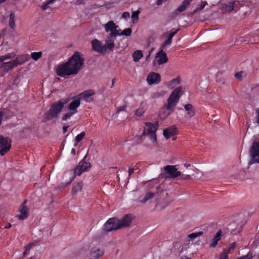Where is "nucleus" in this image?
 I'll return each mask as SVG.
<instances>
[{"label":"nucleus","instance_id":"1","mask_svg":"<svg viewBox=\"0 0 259 259\" xmlns=\"http://www.w3.org/2000/svg\"><path fill=\"white\" fill-rule=\"evenodd\" d=\"M83 64V59L79 53L75 52L67 62L57 66L56 73L58 75L65 78L76 74L80 70Z\"/></svg>","mask_w":259,"mask_h":259},{"label":"nucleus","instance_id":"2","mask_svg":"<svg viewBox=\"0 0 259 259\" xmlns=\"http://www.w3.org/2000/svg\"><path fill=\"white\" fill-rule=\"evenodd\" d=\"M158 126V123L157 122L145 123L144 135L149 139L153 146H155L157 144L156 131L157 130Z\"/></svg>","mask_w":259,"mask_h":259},{"label":"nucleus","instance_id":"3","mask_svg":"<svg viewBox=\"0 0 259 259\" xmlns=\"http://www.w3.org/2000/svg\"><path fill=\"white\" fill-rule=\"evenodd\" d=\"M68 102L66 99H62L51 105L49 111V116L51 118H56L62 111L64 106Z\"/></svg>","mask_w":259,"mask_h":259},{"label":"nucleus","instance_id":"4","mask_svg":"<svg viewBox=\"0 0 259 259\" xmlns=\"http://www.w3.org/2000/svg\"><path fill=\"white\" fill-rule=\"evenodd\" d=\"M249 165L259 163V142H253L249 150Z\"/></svg>","mask_w":259,"mask_h":259},{"label":"nucleus","instance_id":"5","mask_svg":"<svg viewBox=\"0 0 259 259\" xmlns=\"http://www.w3.org/2000/svg\"><path fill=\"white\" fill-rule=\"evenodd\" d=\"M91 167V164L90 162H87L84 160L79 162L78 165L74 169L73 175L72 178L67 183V185L70 184L74 179L76 176H80L83 172L89 170Z\"/></svg>","mask_w":259,"mask_h":259},{"label":"nucleus","instance_id":"6","mask_svg":"<svg viewBox=\"0 0 259 259\" xmlns=\"http://www.w3.org/2000/svg\"><path fill=\"white\" fill-rule=\"evenodd\" d=\"M182 92V88L181 87L176 88L172 91L168 99V103L167 105L168 106V109H174L180 99Z\"/></svg>","mask_w":259,"mask_h":259},{"label":"nucleus","instance_id":"7","mask_svg":"<svg viewBox=\"0 0 259 259\" xmlns=\"http://www.w3.org/2000/svg\"><path fill=\"white\" fill-rule=\"evenodd\" d=\"M105 30L109 33V36L116 37L119 35V31H121L118 25H116L114 21H110L104 26Z\"/></svg>","mask_w":259,"mask_h":259},{"label":"nucleus","instance_id":"8","mask_svg":"<svg viewBox=\"0 0 259 259\" xmlns=\"http://www.w3.org/2000/svg\"><path fill=\"white\" fill-rule=\"evenodd\" d=\"M120 229L118 219L112 218L108 219L104 225V230L107 232L117 230Z\"/></svg>","mask_w":259,"mask_h":259},{"label":"nucleus","instance_id":"9","mask_svg":"<svg viewBox=\"0 0 259 259\" xmlns=\"http://www.w3.org/2000/svg\"><path fill=\"white\" fill-rule=\"evenodd\" d=\"M11 147V140L7 137L0 136V155L4 156L10 150Z\"/></svg>","mask_w":259,"mask_h":259},{"label":"nucleus","instance_id":"10","mask_svg":"<svg viewBox=\"0 0 259 259\" xmlns=\"http://www.w3.org/2000/svg\"><path fill=\"white\" fill-rule=\"evenodd\" d=\"M164 169L166 172V178H175L181 176V172L178 170L176 165H167Z\"/></svg>","mask_w":259,"mask_h":259},{"label":"nucleus","instance_id":"11","mask_svg":"<svg viewBox=\"0 0 259 259\" xmlns=\"http://www.w3.org/2000/svg\"><path fill=\"white\" fill-rule=\"evenodd\" d=\"M161 80V76L158 73L150 72L146 78V81L149 85L158 84Z\"/></svg>","mask_w":259,"mask_h":259},{"label":"nucleus","instance_id":"12","mask_svg":"<svg viewBox=\"0 0 259 259\" xmlns=\"http://www.w3.org/2000/svg\"><path fill=\"white\" fill-rule=\"evenodd\" d=\"M20 58L18 57L16 60L4 63L1 66L2 70L5 72H8L18 64L22 63L23 61H20Z\"/></svg>","mask_w":259,"mask_h":259},{"label":"nucleus","instance_id":"13","mask_svg":"<svg viewBox=\"0 0 259 259\" xmlns=\"http://www.w3.org/2000/svg\"><path fill=\"white\" fill-rule=\"evenodd\" d=\"M95 244L92 242L91 245V255L94 258H100L104 253V250L99 246H94Z\"/></svg>","mask_w":259,"mask_h":259},{"label":"nucleus","instance_id":"14","mask_svg":"<svg viewBox=\"0 0 259 259\" xmlns=\"http://www.w3.org/2000/svg\"><path fill=\"white\" fill-rule=\"evenodd\" d=\"M167 61L168 58L166 53L161 49L156 54L155 60L153 63L155 64L156 62L158 65H161L166 63Z\"/></svg>","mask_w":259,"mask_h":259},{"label":"nucleus","instance_id":"15","mask_svg":"<svg viewBox=\"0 0 259 259\" xmlns=\"http://www.w3.org/2000/svg\"><path fill=\"white\" fill-rule=\"evenodd\" d=\"M95 94V91L89 90L85 91L79 95L80 99L88 102H91L93 101V96Z\"/></svg>","mask_w":259,"mask_h":259},{"label":"nucleus","instance_id":"16","mask_svg":"<svg viewBox=\"0 0 259 259\" xmlns=\"http://www.w3.org/2000/svg\"><path fill=\"white\" fill-rule=\"evenodd\" d=\"M25 202H24L19 207L18 211L19 214L17 215V218L19 220H23L27 218L28 216V208L25 205Z\"/></svg>","mask_w":259,"mask_h":259},{"label":"nucleus","instance_id":"17","mask_svg":"<svg viewBox=\"0 0 259 259\" xmlns=\"http://www.w3.org/2000/svg\"><path fill=\"white\" fill-rule=\"evenodd\" d=\"M133 219V217L130 214H126L121 219H118L120 228L129 226L131 224Z\"/></svg>","mask_w":259,"mask_h":259},{"label":"nucleus","instance_id":"18","mask_svg":"<svg viewBox=\"0 0 259 259\" xmlns=\"http://www.w3.org/2000/svg\"><path fill=\"white\" fill-rule=\"evenodd\" d=\"M93 49L96 52L102 53L105 52V49L102 43L98 39H94L92 42Z\"/></svg>","mask_w":259,"mask_h":259},{"label":"nucleus","instance_id":"19","mask_svg":"<svg viewBox=\"0 0 259 259\" xmlns=\"http://www.w3.org/2000/svg\"><path fill=\"white\" fill-rule=\"evenodd\" d=\"M178 132V130L177 128L175 126H172L164 130L163 135L164 137L167 139L177 135Z\"/></svg>","mask_w":259,"mask_h":259},{"label":"nucleus","instance_id":"20","mask_svg":"<svg viewBox=\"0 0 259 259\" xmlns=\"http://www.w3.org/2000/svg\"><path fill=\"white\" fill-rule=\"evenodd\" d=\"M116 37L108 36L105 40V44L104 45L105 49V52L107 50H111L114 47V41Z\"/></svg>","mask_w":259,"mask_h":259},{"label":"nucleus","instance_id":"21","mask_svg":"<svg viewBox=\"0 0 259 259\" xmlns=\"http://www.w3.org/2000/svg\"><path fill=\"white\" fill-rule=\"evenodd\" d=\"M80 105V101L79 99H75L72 101L68 106V109L71 111L75 114L77 113V108Z\"/></svg>","mask_w":259,"mask_h":259},{"label":"nucleus","instance_id":"22","mask_svg":"<svg viewBox=\"0 0 259 259\" xmlns=\"http://www.w3.org/2000/svg\"><path fill=\"white\" fill-rule=\"evenodd\" d=\"M234 2L231 1L222 4L221 10L223 12H230L234 9Z\"/></svg>","mask_w":259,"mask_h":259},{"label":"nucleus","instance_id":"23","mask_svg":"<svg viewBox=\"0 0 259 259\" xmlns=\"http://www.w3.org/2000/svg\"><path fill=\"white\" fill-rule=\"evenodd\" d=\"M173 109H168V106L166 107L162 108L159 113V118L162 119L166 118L170 113Z\"/></svg>","mask_w":259,"mask_h":259},{"label":"nucleus","instance_id":"24","mask_svg":"<svg viewBox=\"0 0 259 259\" xmlns=\"http://www.w3.org/2000/svg\"><path fill=\"white\" fill-rule=\"evenodd\" d=\"M185 109L187 111V115L190 117L191 118L193 117L195 115V109L192 106V105L190 104H187L184 106Z\"/></svg>","mask_w":259,"mask_h":259},{"label":"nucleus","instance_id":"25","mask_svg":"<svg viewBox=\"0 0 259 259\" xmlns=\"http://www.w3.org/2000/svg\"><path fill=\"white\" fill-rule=\"evenodd\" d=\"M180 83V78L177 77L172 79L170 81H167L165 83V84L169 89H172L176 87L177 85Z\"/></svg>","mask_w":259,"mask_h":259},{"label":"nucleus","instance_id":"26","mask_svg":"<svg viewBox=\"0 0 259 259\" xmlns=\"http://www.w3.org/2000/svg\"><path fill=\"white\" fill-rule=\"evenodd\" d=\"M83 186V184L82 182L75 184L72 189V194L75 195L77 193L81 192Z\"/></svg>","mask_w":259,"mask_h":259},{"label":"nucleus","instance_id":"27","mask_svg":"<svg viewBox=\"0 0 259 259\" xmlns=\"http://www.w3.org/2000/svg\"><path fill=\"white\" fill-rule=\"evenodd\" d=\"M222 235V231L221 230H219L215 236L214 238L212 240V241L210 243V246L212 247H214L218 244V242L221 239V236Z\"/></svg>","mask_w":259,"mask_h":259},{"label":"nucleus","instance_id":"28","mask_svg":"<svg viewBox=\"0 0 259 259\" xmlns=\"http://www.w3.org/2000/svg\"><path fill=\"white\" fill-rule=\"evenodd\" d=\"M143 54L142 52L140 50H137L135 51L132 55L133 60L135 62H138L143 57Z\"/></svg>","mask_w":259,"mask_h":259},{"label":"nucleus","instance_id":"29","mask_svg":"<svg viewBox=\"0 0 259 259\" xmlns=\"http://www.w3.org/2000/svg\"><path fill=\"white\" fill-rule=\"evenodd\" d=\"M12 115V113H10L9 111L7 109H3L0 110V125L2 123L3 117L8 118Z\"/></svg>","mask_w":259,"mask_h":259},{"label":"nucleus","instance_id":"30","mask_svg":"<svg viewBox=\"0 0 259 259\" xmlns=\"http://www.w3.org/2000/svg\"><path fill=\"white\" fill-rule=\"evenodd\" d=\"M132 32V29L130 28L124 29L123 30L119 31L118 36H125L128 37L131 35Z\"/></svg>","mask_w":259,"mask_h":259},{"label":"nucleus","instance_id":"31","mask_svg":"<svg viewBox=\"0 0 259 259\" xmlns=\"http://www.w3.org/2000/svg\"><path fill=\"white\" fill-rule=\"evenodd\" d=\"M15 14L13 12H11L10 15V19L9 21V24L10 27L13 29L15 26Z\"/></svg>","mask_w":259,"mask_h":259},{"label":"nucleus","instance_id":"32","mask_svg":"<svg viewBox=\"0 0 259 259\" xmlns=\"http://www.w3.org/2000/svg\"><path fill=\"white\" fill-rule=\"evenodd\" d=\"M141 11L140 10H137L136 11H134L132 14V19H133V23L138 21L139 19V15Z\"/></svg>","mask_w":259,"mask_h":259},{"label":"nucleus","instance_id":"33","mask_svg":"<svg viewBox=\"0 0 259 259\" xmlns=\"http://www.w3.org/2000/svg\"><path fill=\"white\" fill-rule=\"evenodd\" d=\"M154 194L153 193L149 192L147 193L145 196L144 198L141 200V202L144 203L149 199L153 197Z\"/></svg>","mask_w":259,"mask_h":259},{"label":"nucleus","instance_id":"34","mask_svg":"<svg viewBox=\"0 0 259 259\" xmlns=\"http://www.w3.org/2000/svg\"><path fill=\"white\" fill-rule=\"evenodd\" d=\"M189 5L185 3V1H183L181 4V5L178 8L177 11L181 13L184 11L189 6Z\"/></svg>","mask_w":259,"mask_h":259},{"label":"nucleus","instance_id":"35","mask_svg":"<svg viewBox=\"0 0 259 259\" xmlns=\"http://www.w3.org/2000/svg\"><path fill=\"white\" fill-rule=\"evenodd\" d=\"M202 234V232H195L192 233L188 235V238L194 240L197 237L201 236Z\"/></svg>","mask_w":259,"mask_h":259},{"label":"nucleus","instance_id":"36","mask_svg":"<svg viewBox=\"0 0 259 259\" xmlns=\"http://www.w3.org/2000/svg\"><path fill=\"white\" fill-rule=\"evenodd\" d=\"M42 56L41 52H33L31 54V58L35 61L38 60Z\"/></svg>","mask_w":259,"mask_h":259},{"label":"nucleus","instance_id":"37","mask_svg":"<svg viewBox=\"0 0 259 259\" xmlns=\"http://www.w3.org/2000/svg\"><path fill=\"white\" fill-rule=\"evenodd\" d=\"M14 57L15 55L11 54H8L5 56H0V63L7 59L14 58Z\"/></svg>","mask_w":259,"mask_h":259},{"label":"nucleus","instance_id":"38","mask_svg":"<svg viewBox=\"0 0 259 259\" xmlns=\"http://www.w3.org/2000/svg\"><path fill=\"white\" fill-rule=\"evenodd\" d=\"M75 114V113H74L73 112L69 110V111L67 113H66L63 116L62 119L63 120H64V121L67 120L68 119L70 118L72 116Z\"/></svg>","mask_w":259,"mask_h":259},{"label":"nucleus","instance_id":"39","mask_svg":"<svg viewBox=\"0 0 259 259\" xmlns=\"http://www.w3.org/2000/svg\"><path fill=\"white\" fill-rule=\"evenodd\" d=\"M229 250L228 249L224 250L220 255V259H229L228 257V254Z\"/></svg>","mask_w":259,"mask_h":259},{"label":"nucleus","instance_id":"40","mask_svg":"<svg viewBox=\"0 0 259 259\" xmlns=\"http://www.w3.org/2000/svg\"><path fill=\"white\" fill-rule=\"evenodd\" d=\"M207 5V3L206 1H201L196 10H195V12L196 11H201L203 9V8Z\"/></svg>","mask_w":259,"mask_h":259},{"label":"nucleus","instance_id":"41","mask_svg":"<svg viewBox=\"0 0 259 259\" xmlns=\"http://www.w3.org/2000/svg\"><path fill=\"white\" fill-rule=\"evenodd\" d=\"M34 245L33 243H30L29 244H28L25 247V251L23 253V256H26L28 254V251L32 248V247Z\"/></svg>","mask_w":259,"mask_h":259},{"label":"nucleus","instance_id":"42","mask_svg":"<svg viewBox=\"0 0 259 259\" xmlns=\"http://www.w3.org/2000/svg\"><path fill=\"white\" fill-rule=\"evenodd\" d=\"M85 136V133L84 132H81L80 134L77 135L75 138V141L77 142V143L79 142L80 141L82 140L83 137Z\"/></svg>","mask_w":259,"mask_h":259},{"label":"nucleus","instance_id":"43","mask_svg":"<svg viewBox=\"0 0 259 259\" xmlns=\"http://www.w3.org/2000/svg\"><path fill=\"white\" fill-rule=\"evenodd\" d=\"M172 42V39L168 38L162 45V49H164L166 46L170 45Z\"/></svg>","mask_w":259,"mask_h":259},{"label":"nucleus","instance_id":"44","mask_svg":"<svg viewBox=\"0 0 259 259\" xmlns=\"http://www.w3.org/2000/svg\"><path fill=\"white\" fill-rule=\"evenodd\" d=\"M253 254L252 252H249L248 254L245 256H243L238 259H252L253 258Z\"/></svg>","mask_w":259,"mask_h":259},{"label":"nucleus","instance_id":"45","mask_svg":"<svg viewBox=\"0 0 259 259\" xmlns=\"http://www.w3.org/2000/svg\"><path fill=\"white\" fill-rule=\"evenodd\" d=\"M144 113V111L142 108H139V109H137L136 111V114L137 116H139L142 115Z\"/></svg>","mask_w":259,"mask_h":259},{"label":"nucleus","instance_id":"46","mask_svg":"<svg viewBox=\"0 0 259 259\" xmlns=\"http://www.w3.org/2000/svg\"><path fill=\"white\" fill-rule=\"evenodd\" d=\"M130 17V13L127 12H124L122 14L121 18L124 19H127V18H129Z\"/></svg>","mask_w":259,"mask_h":259},{"label":"nucleus","instance_id":"47","mask_svg":"<svg viewBox=\"0 0 259 259\" xmlns=\"http://www.w3.org/2000/svg\"><path fill=\"white\" fill-rule=\"evenodd\" d=\"M41 8L43 10H46L49 8V5L46 2L41 5Z\"/></svg>","mask_w":259,"mask_h":259},{"label":"nucleus","instance_id":"48","mask_svg":"<svg viewBox=\"0 0 259 259\" xmlns=\"http://www.w3.org/2000/svg\"><path fill=\"white\" fill-rule=\"evenodd\" d=\"M182 179L183 180L191 179V176L190 175H182L181 176Z\"/></svg>","mask_w":259,"mask_h":259},{"label":"nucleus","instance_id":"49","mask_svg":"<svg viewBox=\"0 0 259 259\" xmlns=\"http://www.w3.org/2000/svg\"><path fill=\"white\" fill-rule=\"evenodd\" d=\"M161 96V94L160 93L155 92L152 94V97L153 98H157L160 97Z\"/></svg>","mask_w":259,"mask_h":259},{"label":"nucleus","instance_id":"50","mask_svg":"<svg viewBox=\"0 0 259 259\" xmlns=\"http://www.w3.org/2000/svg\"><path fill=\"white\" fill-rule=\"evenodd\" d=\"M242 72H239V73H237L235 74V76L236 78H237L238 79H241V77H242Z\"/></svg>","mask_w":259,"mask_h":259},{"label":"nucleus","instance_id":"51","mask_svg":"<svg viewBox=\"0 0 259 259\" xmlns=\"http://www.w3.org/2000/svg\"><path fill=\"white\" fill-rule=\"evenodd\" d=\"M177 33V30L175 31V32H171L169 34L168 37L169 38H170L171 39H172V37L175 36V35Z\"/></svg>","mask_w":259,"mask_h":259},{"label":"nucleus","instance_id":"52","mask_svg":"<svg viewBox=\"0 0 259 259\" xmlns=\"http://www.w3.org/2000/svg\"><path fill=\"white\" fill-rule=\"evenodd\" d=\"M153 50H154V49H153V48H152V49H151L150 50V51L149 52L148 54V55L146 56V60H148L149 59V58H150V56H151V54H152V52L153 51Z\"/></svg>","mask_w":259,"mask_h":259},{"label":"nucleus","instance_id":"53","mask_svg":"<svg viewBox=\"0 0 259 259\" xmlns=\"http://www.w3.org/2000/svg\"><path fill=\"white\" fill-rule=\"evenodd\" d=\"M134 169L133 167H130L128 169V177H130L131 175L134 172Z\"/></svg>","mask_w":259,"mask_h":259},{"label":"nucleus","instance_id":"54","mask_svg":"<svg viewBox=\"0 0 259 259\" xmlns=\"http://www.w3.org/2000/svg\"><path fill=\"white\" fill-rule=\"evenodd\" d=\"M126 109V106L125 105H123L122 106H121L120 107H119L118 110H117V112H119L121 111H124Z\"/></svg>","mask_w":259,"mask_h":259},{"label":"nucleus","instance_id":"55","mask_svg":"<svg viewBox=\"0 0 259 259\" xmlns=\"http://www.w3.org/2000/svg\"><path fill=\"white\" fill-rule=\"evenodd\" d=\"M234 225V224H231L229 226V229L231 231V233H235V231L232 228V226Z\"/></svg>","mask_w":259,"mask_h":259},{"label":"nucleus","instance_id":"56","mask_svg":"<svg viewBox=\"0 0 259 259\" xmlns=\"http://www.w3.org/2000/svg\"><path fill=\"white\" fill-rule=\"evenodd\" d=\"M166 0H157L156 2L157 5L159 6L162 4L163 2L166 1Z\"/></svg>","mask_w":259,"mask_h":259},{"label":"nucleus","instance_id":"57","mask_svg":"<svg viewBox=\"0 0 259 259\" xmlns=\"http://www.w3.org/2000/svg\"><path fill=\"white\" fill-rule=\"evenodd\" d=\"M56 0H46V2L47 3V4L49 5L54 3Z\"/></svg>","mask_w":259,"mask_h":259},{"label":"nucleus","instance_id":"58","mask_svg":"<svg viewBox=\"0 0 259 259\" xmlns=\"http://www.w3.org/2000/svg\"><path fill=\"white\" fill-rule=\"evenodd\" d=\"M56 0H46V2L47 3V4L49 5L54 3Z\"/></svg>","mask_w":259,"mask_h":259},{"label":"nucleus","instance_id":"59","mask_svg":"<svg viewBox=\"0 0 259 259\" xmlns=\"http://www.w3.org/2000/svg\"><path fill=\"white\" fill-rule=\"evenodd\" d=\"M256 112L257 114V122L259 123V108H257L256 109Z\"/></svg>","mask_w":259,"mask_h":259},{"label":"nucleus","instance_id":"60","mask_svg":"<svg viewBox=\"0 0 259 259\" xmlns=\"http://www.w3.org/2000/svg\"><path fill=\"white\" fill-rule=\"evenodd\" d=\"M68 126H64L63 127V133H65L67 132Z\"/></svg>","mask_w":259,"mask_h":259},{"label":"nucleus","instance_id":"61","mask_svg":"<svg viewBox=\"0 0 259 259\" xmlns=\"http://www.w3.org/2000/svg\"><path fill=\"white\" fill-rule=\"evenodd\" d=\"M115 78H113L112 79V83H111V86H110V88H112L113 87L114 85V83H115Z\"/></svg>","mask_w":259,"mask_h":259},{"label":"nucleus","instance_id":"62","mask_svg":"<svg viewBox=\"0 0 259 259\" xmlns=\"http://www.w3.org/2000/svg\"><path fill=\"white\" fill-rule=\"evenodd\" d=\"M185 1V3L187 4L188 5H190V3L193 1V0H184Z\"/></svg>","mask_w":259,"mask_h":259},{"label":"nucleus","instance_id":"63","mask_svg":"<svg viewBox=\"0 0 259 259\" xmlns=\"http://www.w3.org/2000/svg\"><path fill=\"white\" fill-rule=\"evenodd\" d=\"M193 171L195 172L196 174H198L199 172V170L195 168H193Z\"/></svg>","mask_w":259,"mask_h":259},{"label":"nucleus","instance_id":"64","mask_svg":"<svg viewBox=\"0 0 259 259\" xmlns=\"http://www.w3.org/2000/svg\"><path fill=\"white\" fill-rule=\"evenodd\" d=\"M181 259H192V258L190 257H189L187 256H182Z\"/></svg>","mask_w":259,"mask_h":259}]
</instances>
